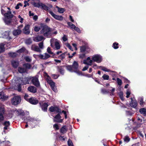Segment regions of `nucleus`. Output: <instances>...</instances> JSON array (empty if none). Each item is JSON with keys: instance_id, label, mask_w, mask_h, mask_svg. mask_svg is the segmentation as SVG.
I'll return each mask as SVG.
<instances>
[{"instance_id": "6ab92c4d", "label": "nucleus", "mask_w": 146, "mask_h": 146, "mask_svg": "<svg viewBox=\"0 0 146 146\" xmlns=\"http://www.w3.org/2000/svg\"><path fill=\"white\" fill-rule=\"evenodd\" d=\"M31 104H32L36 105L38 104V100L35 98H29L28 101Z\"/></svg>"}, {"instance_id": "de8ad7c7", "label": "nucleus", "mask_w": 146, "mask_h": 146, "mask_svg": "<svg viewBox=\"0 0 146 146\" xmlns=\"http://www.w3.org/2000/svg\"><path fill=\"white\" fill-rule=\"evenodd\" d=\"M25 59L27 62H29L32 61L31 58L28 56L25 57Z\"/></svg>"}, {"instance_id": "37998d69", "label": "nucleus", "mask_w": 146, "mask_h": 146, "mask_svg": "<svg viewBox=\"0 0 146 146\" xmlns=\"http://www.w3.org/2000/svg\"><path fill=\"white\" fill-rule=\"evenodd\" d=\"M9 55L12 57H15L17 55V54L16 52H9L8 54Z\"/></svg>"}, {"instance_id": "39448f33", "label": "nucleus", "mask_w": 146, "mask_h": 146, "mask_svg": "<svg viewBox=\"0 0 146 146\" xmlns=\"http://www.w3.org/2000/svg\"><path fill=\"white\" fill-rule=\"evenodd\" d=\"M31 82L33 84L37 87L40 86V83L37 76L31 77Z\"/></svg>"}, {"instance_id": "b1692460", "label": "nucleus", "mask_w": 146, "mask_h": 146, "mask_svg": "<svg viewBox=\"0 0 146 146\" xmlns=\"http://www.w3.org/2000/svg\"><path fill=\"white\" fill-rule=\"evenodd\" d=\"M2 35H3V38L8 39H10L11 38L9 36V33L8 31H5L4 33H3Z\"/></svg>"}, {"instance_id": "c9c22d12", "label": "nucleus", "mask_w": 146, "mask_h": 146, "mask_svg": "<svg viewBox=\"0 0 146 146\" xmlns=\"http://www.w3.org/2000/svg\"><path fill=\"white\" fill-rule=\"evenodd\" d=\"M5 113L4 107L3 106H0V114H4Z\"/></svg>"}, {"instance_id": "e433bc0d", "label": "nucleus", "mask_w": 146, "mask_h": 146, "mask_svg": "<svg viewBox=\"0 0 146 146\" xmlns=\"http://www.w3.org/2000/svg\"><path fill=\"white\" fill-rule=\"evenodd\" d=\"M18 71L19 72L21 73H23L25 72L26 70L25 69L23 68L19 67L18 68Z\"/></svg>"}, {"instance_id": "bf43d9fd", "label": "nucleus", "mask_w": 146, "mask_h": 146, "mask_svg": "<svg viewBox=\"0 0 146 146\" xmlns=\"http://www.w3.org/2000/svg\"><path fill=\"white\" fill-rule=\"evenodd\" d=\"M111 88H112L111 90H109V91H110V93L111 94V95H113V92L115 91V89L114 88H113L112 87H111Z\"/></svg>"}, {"instance_id": "1a4fd4ad", "label": "nucleus", "mask_w": 146, "mask_h": 146, "mask_svg": "<svg viewBox=\"0 0 146 146\" xmlns=\"http://www.w3.org/2000/svg\"><path fill=\"white\" fill-rule=\"evenodd\" d=\"M92 60L97 63H100L102 61V57L99 54H96L92 57Z\"/></svg>"}, {"instance_id": "a878e982", "label": "nucleus", "mask_w": 146, "mask_h": 146, "mask_svg": "<svg viewBox=\"0 0 146 146\" xmlns=\"http://www.w3.org/2000/svg\"><path fill=\"white\" fill-rule=\"evenodd\" d=\"M28 90L31 92L35 93L36 92V88L34 86H31L28 88Z\"/></svg>"}, {"instance_id": "58836bf2", "label": "nucleus", "mask_w": 146, "mask_h": 146, "mask_svg": "<svg viewBox=\"0 0 146 146\" xmlns=\"http://www.w3.org/2000/svg\"><path fill=\"white\" fill-rule=\"evenodd\" d=\"M58 70L62 75L64 74V70L62 66H60L58 67Z\"/></svg>"}, {"instance_id": "6e6d98bb", "label": "nucleus", "mask_w": 146, "mask_h": 146, "mask_svg": "<svg viewBox=\"0 0 146 146\" xmlns=\"http://www.w3.org/2000/svg\"><path fill=\"white\" fill-rule=\"evenodd\" d=\"M102 78L104 80H108L109 78V76L108 75L104 74L102 76Z\"/></svg>"}, {"instance_id": "f257e3e1", "label": "nucleus", "mask_w": 146, "mask_h": 146, "mask_svg": "<svg viewBox=\"0 0 146 146\" xmlns=\"http://www.w3.org/2000/svg\"><path fill=\"white\" fill-rule=\"evenodd\" d=\"M40 33L43 34L44 36L47 37H50L52 34L51 29L47 26H44L43 27L40 31Z\"/></svg>"}, {"instance_id": "c85d7f7f", "label": "nucleus", "mask_w": 146, "mask_h": 146, "mask_svg": "<svg viewBox=\"0 0 146 146\" xmlns=\"http://www.w3.org/2000/svg\"><path fill=\"white\" fill-rule=\"evenodd\" d=\"M140 113L144 116H146V109L144 108H141L139 110Z\"/></svg>"}, {"instance_id": "f8f14e48", "label": "nucleus", "mask_w": 146, "mask_h": 146, "mask_svg": "<svg viewBox=\"0 0 146 146\" xmlns=\"http://www.w3.org/2000/svg\"><path fill=\"white\" fill-rule=\"evenodd\" d=\"M49 13L55 19L60 21H61L63 20V17L62 16L55 15L51 11H50Z\"/></svg>"}, {"instance_id": "393cba45", "label": "nucleus", "mask_w": 146, "mask_h": 146, "mask_svg": "<svg viewBox=\"0 0 146 146\" xmlns=\"http://www.w3.org/2000/svg\"><path fill=\"white\" fill-rule=\"evenodd\" d=\"M7 97L4 94V92H0V99L2 101H4L7 99Z\"/></svg>"}, {"instance_id": "864d4df0", "label": "nucleus", "mask_w": 146, "mask_h": 146, "mask_svg": "<svg viewBox=\"0 0 146 146\" xmlns=\"http://www.w3.org/2000/svg\"><path fill=\"white\" fill-rule=\"evenodd\" d=\"M117 81L118 84L120 86L121 85L122 82L121 80L119 78H117Z\"/></svg>"}, {"instance_id": "e2e57ef3", "label": "nucleus", "mask_w": 146, "mask_h": 146, "mask_svg": "<svg viewBox=\"0 0 146 146\" xmlns=\"http://www.w3.org/2000/svg\"><path fill=\"white\" fill-rule=\"evenodd\" d=\"M74 30L78 33H81V31L79 28L78 27H75L74 28Z\"/></svg>"}, {"instance_id": "0e129e2a", "label": "nucleus", "mask_w": 146, "mask_h": 146, "mask_svg": "<svg viewBox=\"0 0 146 146\" xmlns=\"http://www.w3.org/2000/svg\"><path fill=\"white\" fill-rule=\"evenodd\" d=\"M53 127L56 130L59 129V127L57 124H55L53 125Z\"/></svg>"}, {"instance_id": "8fccbe9b", "label": "nucleus", "mask_w": 146, "mask_h": 146, "mask_svg": "<svg viewBox=\"0 0 146 146\" xmlns=\"http://www.w3.org/2000/svg\"><path fill=\"white\" fill-rule=\"evenodd\" d=\"M4 118L3 114H0V124L2 123V121L4 120Z\"/></svg>"}, {"instance_id": "13d9d810", "label": "nucleus", "mask_w": 146, "mask_h": 146, "mask_svg": "<svg viewBox=\"0 0 146 146\" xmlns=\"http://www.w3.org/2000/svg\"><path fill=\"white\" fill-rule=\"evenodd\" d=\"M47 52L49 53V54H53V52L51 51L50 48L49 47H48L47 48Z\"/></svg>"}, {"instance_id": "473e14b6", "label": "nucleus", "mask_w": 146, "mask_h": 146, "mask_svg": "<svg viewBox=\"0 0 146 146\" xmlns=\"http://www.w3.org/2000/svg\"><path fill=\"white\" fill-rule=\"evenodd\" d=\"M5 44L1 43L0 44V53L3 52L5 50L4 45Z\"/></svg>"}, {"instance_id": "412c9836", "label": "nucleus", "mask_w": 146, "mask_h": 146, "mask_svg": "<svg viewBox=\"0 0 146 146\" xmlns=\"http://www.w3.org/2000/svg\"><path fill=\"white\" fill-rule=\"evenodd\" d=\"M39 57L44 60L50 57V56L48 54L46 53L43 54H40L38 55Z\"/></svg>"}, {"instance_id": "f704fd0d", "label": "nucleus", "mask_w": 146, "mask_h": 146, "mask_svg": "<svg viewBox=\"0 0 146 146\" xmlns=\"http://www.w3.org/2000/svg\"><path fill=\"white\" fill-rule=\"evenodd\" d=\"M41 26H38L36 25L34 27V30L36 32H38L41 29Z\"/></svg>"}, {"instance_id": "dca6fc26", "label": "nucleus", "mask_w": 146, "mask_h": 146, "mask_svg": "<svg viewBox=\"0 0 146 146\" xmlns=\"http://www.w3.org/2000/svg\"><path fill=\"white\" fill-rule=\"evenodd\" d=\"M92 62L93 60H91L90 57H89L87 58L86 59L84 60L83 63L88 65L91 66L92 65Z\"/></svg>"}, {"instance_id": "3c124183", "label": "nucleus", "mask_w": 146, "mask_h": 146, "mask_svg": "<svg viewBox=\"0 0 146 146\" xmlns=\"http://www.w3.org/2000/svg\"><path fill=\"white\" fill-rule=\"evenodd\" d=\"M65 53H64L58 56V58L59 59H60L61 60H63L65 58Z\"/></svg>"}, {"instance_id": "423d86ee", "label": "nucleus", "mask_w": 146, "mask_h": 146, "mask_svg": "<svg viewBox=\"0 0 146 146\" xmlns=\"http://www.w3.org/2000/svg\"><path fill=\"white\" fill-rule=\"evenodd\" d=\"M14 112L17 115H21L24 116L25 115H28L29 114V112L26 111H24L20 109L15 110Z\"/></svg>"}, {"instance_id": "4d7b16f0", "label": "nucleus", "mask_w": 146, "mask_h": 146, "mask_svg": "<svg viewBox=\"0 0 146 146\" xmlns=\"http://www.w3.org/2000/svg\"><path fill=\"white\" fill-rule=\"evenodd\" d=\"M118 43L115 42L113 44V47L114 49H116L118 48Z\"/></svg>"}, {"instance_id": "603ef678", "label": "nucleus", "mask_w": 146, "mask_h": 146, "mask_svg": "<svg viewBox=\"0 0 146 146\" xmlns=\"http://www.w3.org/2000/svg\"><path fill=\"white\" fill-rule=\"evenodd\" d=\"M130 140V139L128 136H126L124 138V141L126 142L127 143L129 142Z\"/></svg>"}, {"instance_id": "7ed1b4c3", "label": "nucleus", "mask_w": 146, "mask_h": 146, "mask_svg": "<svg viewBox=\"0 0 146 146\" xmlns=\"http://www.w3.org/2000/svg\"><path fill=\"white\" fill-rule=\"evenodd\" d=\"M17 79V81H16V83H19L20 85H25L29 83L31 79V77L24 78H18Z\"/></svg>"}, {"instance_id": "a19ab883", "label": "nucleus", "mask_w": 146, "mask_h": 146, "mask_svg": "<svg viewBox=\"0 0 146 146\" xmlns=\"http://www.w3.org/2000/svg\"><path fill=\"white\" fill-rule=\"evenodd\" d=\"M56 7L58 9L59 12L60 13H63L65 11V9L62 8H60L57 6H56Z\"/></svg>"}, {"instance_id": "ddd939ff", "label": "nucleus", "mask_w": 146, "mask_h": 146, "mask_svg": "<svg viewBox=\"0 0 146 146\" xmlns=\"http://www.w3.org/2000/svg\"><path fill=\"white\" fill-rule=\"evenodd\" d=\"M30 25H26L23 29V33L26 35H28L30 33Z\"/></svg>"}, {"instance_id": "49530a36", "label": "nucleus", "mask_w": 146, "mask_h": 146, "mask_svg": "<svg viewBox=\"0 0 146 146\" xmlns=\"http://www.w3.org/2000/svg\"><path fill=\"white\" fill-rule=\"evenodd\" d=\"M25 43L27 44H30L32 43V40L31 38H29L25 40Z\"/></svg>"}, {"instance_id": "5fc2aeb1", "label": "nucleus", "mask_w": 146, "mask_h": 146, "mask_svg": "<svg viewBox=\"0 0 146 146\" xmlns=\"http://www.w3.org/2000/svg\"><path fill=\"white\" fill-rule=\"evenodd\" d=\"M56 107L51 106L49 108V110L50 111L53 112L55 111Z\"/></svg>"}, {"instance_id": "20e7f679", "label": "nucleus", "mask_w": 146, "mask_h": 146, "mask_svg": "<svg viewBox=\"0 0 146 146\" xmlns=\"http://www.w3.org/2000/svg\"><path fill=\"white\" fill-rule=\"evenodd\" d=\"M32 4L35 7L38 8H41L42 9H44L46 11H48L49 9V8L47 6L44 4L42 3H36L35 2H33Z\"/></svg>"}, {"instance_id": "2f4dec72", "label": "nucleus", "mask_w": 146, "mask_h": 146, "mask_svg": "<svg viewBox=\"0 0 146 146\" xmlns=\"http://www.w3.org/2000/svg\"><path fill=\"white\" fill-rule=\"evenodd\" d=\"M66 68L67 70L69 71L70 72H74V70L73 69L72 66L67 65L66 66Z\"/></svg>"}, {"instance_id": "aec40b11", "label": "nucleus", "mask_w": 146, "mask_h": 146, "mask_svg": "<svg viewBox=\"0 0 146 146\" xmlns=\"http://www.w3.org/2000/svg\"><path fill=\"white\" fill-rule=\"evenodd\" d=\"M31 50L36 52H41V50L38 46L35 44L32 45L31 46Z\"/></svg>"}, {"instance_id": "2eb2a0df", "label": "nucleus", "mask_w": 146, "mask_h": 146, "mask_svg": "<svg viewBox=\"0 0 146 146\" xmlns=\"http://www.w3.org/2000/svg\"><path fill=\"white\" fill-rule=\"evenodd\" d=\"M11 64L12 66L15 68H16L19 64V61L16 60H13L11 61Z\"/></svg>"}, {"instance_id": "7c9ffc66", "label": "nucleus", "mask_w": 146, "mask_h": 146, "mask_svg": "<svg viewBox=\"0 0 146 146\" xmlns=\"http://www.w3.org/2000/svg\"><path fill=\"white\" fill-rule=\"evenodd\" d=\"M67 128L66 126H64L62 127L60 129V132L62 133H64L66 132Z\"/></svg>"}, {"instance_id": "9d476101", "label": "nucleus", "mask_w": 146, "mask_h": 146, "mask_svg": "<svg viewBox=\"0 0 146 146\" xmlns=\"http://www.w3.org/2000/svg\"><path fill=\"white\" fill-rule=\"evenodd\" d=\"M39 104L42 110L44 111H47V107L48 106V104L43 101L40 102Z\"/></svg>"}, {"instance_id": "338daca9", "label": "nucleus", "mask_w": 146, "mask_h": 146, "mask_svg": "<svg viewBox=\"0 0 146 146\" xmlns=\"http://www.w3.org/2000/svg\"><path fill=\"white\" fill-rule=\"evenodd\" d=\"M143 103V98H141L139 101V104L141 105H142Z\"/></svg>"}, {"instance_id": "bb28decb", "label": "nucleus", "mask_w": 146, "mask_h": 146, "mask_svg": "<svg viewBox=\"0 0 146 146\" xmlns=\"http://www.w3.org/2000/svg\"><path fill=\"white\" fill-rule=\"evenodd\" d=\"M86 47L85 46H80V52L81 53H87L88 52L86 50Z\"/></svg>"}, {"instance_id": "a18cd8bd", "label": "nucleus", "mask_w": 146, "mask_h": 146, "mask_svg": "<svg viewBox=\"0 0 146 146\" xmlns=\"http://www.w3.org/2000/svg\"><path fill=\"white\" fill-rule=\"evenodd\" d=\"M101 67V69L103 70V71H104L105 72H111V71L110 69H108L106 68L103 67ZM112 72H113V71H112Z\"/></svg>"}, {"instance_id": "5701e85b", "label": "nucleus", "mask_w": 146, "mask_h": 146, "mask_svg": "<svg viewBox=\"0 0 146 146\" xmlns=\"http://www.w3.org/2000/svg\"><path fill=\"white\" fill-rule=\"evenodd\" d=\"M45 38L42 36L38 35L36 36L34 39V40L36 42H38L45 39Z\"/></svg>"}, {"instance_id": "a211bd4d", "label": "nucleus", "mask_w": 146, "mask_h": 146, "mask_svg": "<svg viewBox=\"0 0 146 146\" xmlns=\"http://www.w3.org/2000/svg\"><path fill=\"white\" fill-rule=\"evenodd\" d=\"M61 116L59 114H57L54 117L53 121L55 122L60 123L62 122V119H60Z\"/></svg>"}, {"instance_id": "f03ea898", "label": "nucleus", "mask_w": 146, "mask_h": 146, "mask_svg": "<svg viewBox=\"0 0 146 146\" xmlns=\"http://www.w3.org/2000/svg\"><path fill=\"white\" fill-rule=\"evenodd\" d=\"M4 15L5 17L3 19L4 22L6 24H9L11 21V19L13 17L14 15L10 11L4 14Z\"/></svg>"}, {"instance_id": "4468645a", "label": "nucleus", "mask_w": 146, "mask_h": 146, "mask_svg": "<svg viewBox=\"0 0 146 146\" xmlns=\"http://www.w3.org/2000/svg\"><path fill=\"white\" fill-rule=\"evenodd\" d=\"M73 69L74 70V72H76L78 74L80 75V73L77 72L78 68V64L77 62L74 61L72 65Z\"/></svg>"}, {"instance_id": "680f3d73", "label": "nucleus", "mask_w": 146, "mask_h": 146, "mask_svg": "<svg viewBox=\"0 0 146 146\" xmlns=\"http://www.w3.org/2000/svg\"><path fill=\"white\" fill-rule=\"evenodd\" d=\"M55 111L57 113H61V110L57 107H56Z\"/></svg>"}, {"instance_id": "ea45409f", "label": "nucleus", "mask_w": 146, "mask_h": 146, "mask_svg": "<svg viewBox=\"0 0 146 146\" xmlns=\"http://www.w3.org/2000/svg\"><path fill=\"white\" fill-rule=\"evenodd\" d=\"M87 54L84 53H81L79 55V58L81 59L84 58L85 57V55Z\"/></svg>"}, {"instance_id": "c756f323", "label": "nucleus", "mask_w": 146, "mask_h": 146, "mask_svg": "<svg viewBox=\"0 0 146 146\" xmlns=\"http://www.w3.org/2000/svg\"><path fill=\"white\" fill-rule=\"evenodd\" d=\"M27 119L28 121V123H30L29 124L30 125H31V124H32V123H31V122L34 123H36L37 121H36L34 119L31 117H28Z\"/></svg>"}, {"instance_id": "79ce46f5", "label": "nucleus", "mask_w": 146, "mask_h": 146, "mask_svg": "<svg viewBox=\"0 0 146 146\" xmlns=\"http://www.w3.org/2000/svg\"><path fill=\"white\" fill-rule=\"evenodd\" d=\"M23 66L27 69H29L31 67V64L29 63H25L23 64Z\"/></svg>"}, {"instance_id": "09e8293b", "label": "nucleus", "mask_w": 146, "mask_h": 146, "mask_svg": "<svg viewBox=\"0 0 146 146\" xmlns=\"http://www.w3.org/2000/svg\"><path fill=\"white\" fill-rule=\"evenodd\" d=\"M38 45L39 46L38 47L40 49H43L44 46L43 45V42H41L38 43Z\"/></svg>"}, {"instance_id": "69168bd1", "label": "nucleus", "mask_w": 146, "mask_h": 146, "mask_svg": "<svg viewBox=\"0 0 146 146\" xmlns=\"http://www.w3.org/2000/svg\"><path fill=\"white\" fill-rule=\"evenodd\" d=\"M29 96L27 94H25L24 97V99L27 101H28L29 99L28 98Z\"/></svg>"}, {"instance_id": "6e6552de", "label": "nucleus", "mask_w": 146, "mask_h": 146, "mask_svg": "<svg viewBox=\"0 0 146 146\" xmlns=\"http://www.w3.org/2000/svg\"><path fill=\"white\" fill-rule=\"evenodd\" d=\"M47 81L48 84L50 85L51 87L53 90L55 92H57V89L56 87L55 86V83L52 80L48 78L47 79Z\"/></svg>"}, {"instance_id": "4be33fe9", "label": "nucleus", "mask_w": 146, "mask_h": 146, "mask_svg": "<svg viewBox=\"0 0 146 146\" xmlns=\"http://www.w3.org/2000/svg\"><path fill=\"white\" fill-rule=\"evenodd\" d=\"M131 101L130 103V105L133 108H136L137 105V101L135 100H133L132 98H131Z\"/></svg>"}, {"instance_id": "f3484780", "label": "nucleus", "mask_w": 146, "mask_h": 146, "mask_svg": "<svg viewBox=\"0 0 146 146\" xmlns=\"http://www.w3.org/2000/svg\"><path fill=\"white\" fill-rule=\"evenodd\" d=\"M2 123L3 125L5 126L3 127V132L5 133H6L5 130H7L8 129V127L10 125V122L9 121H6L3 123Z\"/></svg>"}, {"instance_id": "cd10ccee", "label": "nucleus", "mask_w": 146, "mask_h": 146, "mask_svg": "<svg viewBox=\"0 0 146 146\" xmlns=\"http://www.w3.org/2000/svg\"><path fill=\"white\" fill-rule=\"evenodd\" d=\"M21 32V31L20 29L14 30L13 31V34L14 36H17L20 34Z\"/></svg>"}, {"instance_id": "72a5a7b5", "label": "nucleus", "mask_w": 146, "mask_h": 146, "mask_svg": "<svg viewBox=\"0 0 146 146\" xmlns=\"http://www.w3.org/2000/svg\"><path fill=\"white\" fill-rule=\"evenodd\" d=\"M136 118L138 122L141 123L142 121V117L141 115H138L137 116Z\"/></svg>"}, {"instance_id": "0eeeda50", "label": "nucleus", "mask_w": 146, "mask_h": 146, "mask_svg": "<svg viewBox=\"0 0 146 146\" xmlns=\"http://www.w3.org/2000/svg\"><path fill=\"white\" fill-rule=\"evenodd\" d=\"M21 100V98L19 96H15L12 100L11 103L13 105H16L20 103Z\"/></svg>"}, {"instance_id": "c03bdc74", "label": "nucleus", "mask_w": 146, "mask_h": 146, "mask_svg": "<svg viewBox=\"0 0 146 146\" xmlns=\"http://www.w3.org/2000/svg\"><path fill=\"white\" fill-rule=\"evenodd\" d=\"M68 25L72 29H74L75 27L76 26L70 22L67 23Z\"/></svg>"}, {"instance_id": "052dcab7", "label": "nucleus", "mask_w": 146, "mask_h": 146, "mask_svg": "<svg viewBox=\"0 0 146 146\" xmlns=\"http://www.w3.org/2000/svg\"><path fill=\"white\" fill-rule=\"evenodd\" d=\"M25 50V48L24 47H23L20 49L19 50L17 51V52H19L21 53L23 52Z\"/></svg>"}, {"instance_id": "4c0bfd02", "label": "nucleus", "mask_w": 146, "mask_h": 146, "mask_svg": "<svg viewBox=\"0 0 146 146\" xmlns=\"http://www.w3.org/2000/svg\"><path fill=\"white\" fill-rule=\"evenodd\" d=\"M101 91L103 94H106L110 93L109 89L106 90L104 88H102L101 90Z\"/></svg>"}, {"instance_id": "774afa93", "label": "nucleus", "mask_w": 146, "mask_h": 146, "mask_svg": "<svg viewBox=\"0 0 146 146\" xmlns=\"http://www.w3.org/2000/svg\"><path fill=\"white\" fill-rule=\"evenodd\" d=\"M126 114L127 115H131L132 113L130 111H126Z\"/></svg>"}, {"instance_id": "9b49d317", "label": "nucleus", "mask_w": 146, "mask_h": 146, "mask_svg": "<svg viewBox=\"0 0 146 146\" xmlns=\"http://www.w3.org/2000/svg\"><path fill=\"white\" fill-rule=\"evenodd\" d=\"M52 41L54 43L55 46V49L58 50L60 48V46L59 41L56 39L54 38H52Z\"/></svg>"}]
</instances>
